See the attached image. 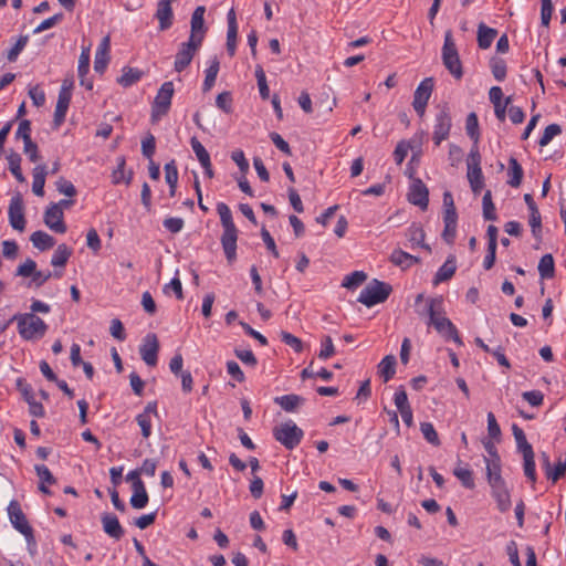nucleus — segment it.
Here are the masks:
<instances>
[{"label":"nucleus","mask_w":566,"mask_h":566,"mask_svg":"<svg viewBox=\"0 0 566 566\" xmlns=\"http://www.w3.org/2000/svg\"><path fill=\"white\" fill-rule=\"evenodd\" d=\"M217 211L223 228L221 245L228 263L232 264L237 260L238 229L233 222L231 210L224 202L217 205Z\"/></svg>","instance_id":"obj_1"},{"label":"nucleus","mask_w":566,"mask_h":566,"mask_svg":"<svg viewBox=\"0 0 566 566\" xmlns=\"http://www.w3.org/2000/svg\"><path fill=\"white\" fill-rule=\"evenodd\" d=\"M17 323V329L20 337L27 342H36L42 339L48 329V324L33 313H17L9 323Z\"/></svg>","instance_id":"obj_2"},{"label":"nucleus","mask_w":566,"mask_h":566,"mask_svg":"<svg viewBox=\"0 0 566 566\" xmlns=\"http://www.w3.org/2000/svg\"><path fill=\"white\" fill-rule=\"evenodd\" d=\"M442 297H432L428 301V315L429 324L433 325L439 334H441L447 340L452 339L458 345H463V342L458 333L454 324L441 315L442 312Z\"/></svg>","instance_id":"obj_3"},{"label":"nucleus","mask_w":566,"mask_h":566,"mask_svg":"<svg viewBox=\"0 0 566 566\" xmlns=\"http://www.w3.org/2000/svg\"><path fill=\"white\" fill-rule=\"evenodd\" d=\"M391 291L392 287L390 284L374 279L361 290L357 301L367 307H371L378 303L385 302Z\"/></svg>","instance_id":"obj_4"},{"label":"nucleus","mask_w":566,"mask_h":566,"mask_svg":"<svg viewBox=\"0 0 566 566\" xmlns=\"http://www.w3.org/2000/svg\"><path fill=\"white\" fill-rule=\"evenodd\" d=\"M442 62L446 69L454 76V78L460 80L463 76L462 63L451 30H448L444 33Z\"/></svg>","instance_id":"obj_5"},{"label":"nucleus","mask_w":566,"mask_h":566,"mask_svg":"<svg viewBox=\"0 0 566 566\" xmlns=\"http://www.w3.org/2000/svg\"><path fill=\"white\" fill-rule=\"evenodd\" d=\"M7 511L12 526L24 535L27 543L33 546L36 545L33 528L29 524L20 503L17 500L10 501Z\"/></svg>","instance_id":"obj_6"},{"label":"nucleus","mask_w":566,"mask_h":566,"mask_svg":"<svg viewBox=\"0 0 566 566\" xmlns=\"http://www.w3.org/2000/svg\"><path fill=\"white\" fill-rule=\"evenodd\" d=\"M174 92L175 90L172 82H165L160 86L151 105L153 123L158 122L163 116H165L169 112Z\"/></svg>","instance_id":"obj_7"},{"label":"nucleus","mask_w":566,"mask_h":566,"mask_svg":"<svg viewBox=\"0 0 566 566\" xmlns=\"http://www.w3.org/2000/svg\"><path fill=\"white\" fill-rule=\"evenodd\" d=\"M273 436L276 441L282 443L287 450L297 447L304 436V432L293 421H287L273 429Z\"/></svg>","instance_id":"obj_8"},{"label":"nucleus","mask_w":566,"mask_h":566,"mask_svg":"<svg viewBox=\"0 0 566 566\" xmlns=\"http://www.w3.org/2000/svg\"><path fill=\"white\" fill-rule=\"evenodd\" d=\"M468 180L472 191L476 195L480 193L484 182L481 169V155L478 146H473L468 157Z\"/></svg>","instance_id":"obj_9"},{"label":"nucleus","mask_w":566,"mask_h":566,"mask_svg":"<svg viewBox=\"0 0 566 566\" xmlns=\"http://www.w3.org/2000/svg\"><path fill=\"white\" fill-rule=\"evenodd\" d=\"M433 87V77H426L420 82V84L417 86L413 93L412 107L420 117H423L426 113V108L432 95Z\"/></svg>","instance_id":"obj_10"},{"label":"nucleus","mask_w":566,"mask_h":566,"mask_svg":"<svg viewBox=\"0 0 566 566\" xmlns=\"http://www.w3.org/2000/svg\"><path fill=\"white\" fill-rule=\"evenodd\" d=\"M201 44L202 42H196V40L191 39L180 44L174 63L176 72L180 73L189 66Z\"/></svg>","instance_id":"obj_11"},{"label":"nucleus","mask_w":566,"mask_h":566,"mask_svg":"<svg viewBox=\"0 0 566 566\" xmlns=\"http://www.w3.org/2000/svg\"><path fill=\"white\" fill-rule=\"evenodd\" d=\"M8 217L10 226L18 231L25 229V217H24V202L20 192L12 196L9 208Z\"/></svg>","instance_id":"obj_12"},{"label":"nucleus","mask_w":566,"mask_h":566,"mask_svg":"<svg viewBox=\"0 0 566 566\" xmlns=\"http://www.w3.org/2000/svg\"><path fill=\"white\" fill-rule=\"evenodd\" d=\"M452 127L451 116L447 107H443L434 118L432 139L436 146L449 138Z\"/></svg>","instance_id":"obj_13"},{"label":"nucleus","mask_w":566,"mask_h":566,"mask_svg":"<svg viewBox=\"0 0 566 566\" xmlns=\"http://www.w3.org/2000/svg\"><path fill=\"white\" fill-rule=\"evenodd\" d=\"M159 352V342L154 333L147 334L139 347V354L146 365L154 367L157 365Z\"/></svg>","instance_id":"obj_14"},{"label":"nucleus","mask_w":566,"mask_h":566,"mask_svg":"<svg viewBox=\"0 0 566 566\" xmlns=\"http://www.w3.org/2000/svg\"><path fill=\"white\" fill-rule=\"evenodd\" d=\"M63 219L64 213L57 205H50L46 207L43 221L50 230L56 233H65L67 228Z\"/></svg>","instance_id":"obj_15"},{"label":"nucleus","mask_w":566,"mask_h":566,"mask_svg":"<svg viewBox=\"0 0 566 566\" xmlns=\"http://www.w3.org/2000/svg\"><path fill=\"white\" fill-rule=\"evenodd\" d=\"M408 200L410 203L418 206L422 210L428 208L429 190L420 178L412 180L408 192Z\"/></svg>","instance_id":"obj_16"},{"label":"nucleus","mask_w":566,"mask_h":566,"mask_svg":"<svg viewBox=\"0 0 566 566\" xmlns=\"http://www.w3.org/2000/svg\"><path fill=\"white\" fill-rule=\"evenodd\" d=\"M491 486V493L496 502V506L500 512L505 513L507 512L511 506V493L506 486L505 481L490 484Z\"/></svg>","instance_id":"obj_17"},{"label":"nucleus","mask_w":566,"mask_h":566,"mask_svg":"<svg viewBox=\"0 0 566 566\" xmlns=\"http://www.w3.org/2000/svg\"><path fill=\"white\" fill-rule=\"evenodd\" d=\"M206 8L203 6H199L195 9L191 15V31L189 39L196 40V42H202L205 38V33L207 29L205 28V15Z\"/></svg>","instance_id":"obj_18"},{"label":"nucleus","mask_w":566,"mask_h":566,"mask_svg":"<svg viewBox=\"0 0 566 566\" xmlns=\"http://www.w3.org/2000/svg\"><path fill=\"white\" fill-rule=\"evenodd\" d=\"M101 522L104 532L112 538L118 541L124 536V528L120 525L116 515L111 513H104L101 516Z\"/></svg>","instance_id":"obj_19"},{"label":"nucleus","mask_w":566,"mask_h":566,"mask_svg":"<svg viewBox=\"0 0 566 566\" xmlns=\"http://www.w3.org/2000/svg\"><path fill=\"white\" fill-rule=\"evenodd\" d=\"M172 1L174 0H159L157 4L156 18L159 21V29L161 31L169 29L172 24Z\"/></svg>","instance_id":"obj_20"},{"label":"nucleus","mask_w":566,"mask_h":566,"mask_svg":"<svg viewBox=\"0 0 566 566\" xmlns=\"http://www.w3.org/2000/svg\"><path fill=\"white\" fill-rule=\"evenodd\" d=\"M90 59H91V49H90V46L82 48V52H81L80 57H78L77 72H78V77H80L81 85L85 86L87 90H92L93 88V82L92 81H86V78H85L86 74L90 71Z\"/></svg>","instance_id":"obj_21"},{"label":"nucleus","mask_w":566,"mask_h":566,"mask_svg":"<svg viewBox=\"0 0 566 566\" xmlns=\"http://www.w3.org/2000/svg\"><path fill=\"white\" fill-rule=\"evenodd\" d=\"M455 270V258L453 255H450L437 271L432 282L433 285H438L442 282L450 280L454 275Z\"/></svg>","instance_id":"obj_22"},{"label":"nucleus","mask_w":566,"mask_h":566,"mask_svg":"<svg viewBox=\"0 0 566 566\" xmlns=\"http://www.w3.org/2000/svg\"><path fill=\"white\" fill-rule=\"evenodd\" d=\"M149 497L143 481L135 483L133 489V495L130 496L129 503L133 509L142 510L148 504Z\"/></svg>","instance_id":"obj_23"},{"label":"nucleus","mask_w":566,"mask_h":566,"mask_svg":"<svg viewBox=\"0 0 566 566\" xmlns=\"http://www.w3.org/2000/svg\"><path fill=\"white\" fill-rule=\"evenodd\" d=\"M274 402L279 405L284 411L293 412L305 402V399L302 396L290 394L275 397Z\"/></svg>","instance_id":"obj_24"},{"label":"nucleus","mask_w":566,"mask_h":566,"mask_svg":"<svg viewBox=\"0 0 566 566\" xmlns=\"http://www.w3.org/2000/svg\"><path fill=\"white\" fill-rule=\"evenodd\" d=\"M497 35V30L488 27L483 22L478 25V45L482 50H486L491 46L492 42Z\"/></svg>","instance_id":"obj_25"},{"label":"nucleus","mask_w":566,"mask_h":566,"mask_svg":"<svg viewBox=\"0 0 566 566\" xmlns=\"http://www.w3.org/2000/svg\"><path fill=\"white\" fill-rule=\"evenodd\" d=\"M390 262L401 269H408L415 263L420 262V258L409 254L400 249H396L392 251L390 255Z\"/></svg>","instance_id":"obj_26"},{"label":"nucleus","mask_w":566,"mask_h":566,"mask_svg":"<svg viewBox=\"0 0 566 566\" xmlns=\"http://www.w3.org/2000/svg\"><path fill=\"white\" fill-rule=\"evenodd\" d=\"M33 182L32 191L35 196L42 197L44 195L45 177L48 175L45 165H38L33 168Z\"/></svg>","instance_id":"obj_27"},{"label":"nucleus","mask_w":566,"mask_h":566,"mask_svg":"<svg viewBox=\"0 0 566 566\" xmlns=\"http://www.w3.org/2000/svg\"><path fill=\"white\" fill-rule=\"evenodd\" d=\"M33 247L40 251H46L55 245V239L42 230L33 232L30 237Z\"/></svg>","instance_id":"obj_28"},{"label":"nucleus","mask_w":566,"mask_h":566,"mask_svg":"<svg viewBox=\"0 0 566 566\" xmlns=\"http://www.w3.org/2000/svg\"><path fill=\"white\" fill-rule=\"evenodd\" d=\"M523 174H524L523 168L520 165V163L517 161V159L514 157H511L509 159V171H507L509 179L506 181L507 185H510L513 188L520 187L522 184Z\"/></svg>","instance_id":"obj_29"},{"label":"nucleus","mask_w":566,"mask_h":566,"mask_svg":"<svg viewBox=\"0 0 566 566\" xmlns=\"http://www.w3.org/2000/svg\"><path fill=\"white\" fill-rule=\"evenodd\" d=\"M396 357L394 355L385 356L378 364V373L385 382L389 381L396 374Z\"/></svg>","instance_id":"obj_30"},{"label":"nucleus","mask_w":566,"mask_h":566,"mask_svg":"<svg viewBox=\"0 0 566 566\" xmlns=\"http://www.w3.org/2000/svg\"><path fill=\"white\" fill-rule=\"evenodd\" d=\"M407 238L412 245H419L429 252L431 251L430 245L424 243L426 233L420 224L412 223L407 230Z\"/></svg>","instance_id":"obj_31"},{"label":"nucleus","mask_w":566,"mask_h":566,"mask_svg":"<svg viewBox=\"0 0 566 566\" xmlns=\"http://www.w3.org/2000/svg\"><path fill=\"white\" fill-rule=\"evenodd\" d=\"M486 463V478L489 484L497 483L504 481L501 475V458L495 457V460H489V458H484Z\"/></svg>","instance_id":"obj_32"},{"label":"nucleus","mask_w":566,"mask_h":566,"mask_svg":"<svg viewBox=\"0 0 566 566\" xmlns=\"http://www.w3.org/2000/svg\"><path fill=\"white\" fill-rule=\"evenodd\" d=\"M117 167L112 172V182L114 185H118L120 182H125L126 185H129L133 178V171H129L128 175H125V165L126 160L125 157L119 156L117 157Z\"/></svg>","instance_id":"obj_33"},{"label":"nucleus","mask_w":566,"mask_h":566,"mask_svg":"<svg viewBox=\"0 0 566 566\" xmlns=\"http://www.w3.org/2000/svg\"><path fill=\"white\" fill-rule=\"evenodd\" d=\"M122 72V75L117 78V83L123 87L132 86L143 76V72L140 70L129 66H125Z\"/></svg>","instance_id":"obj_34"},{"label":"nucleus","mask_w":566,"mask_h":566,"mask_svg":"<svg viewBox=\"0 0 566 566\" xmlns=\"http://www.w3.org/2000/svg\"><path fill=\"white\" fill-rule=\"evenodd\" d=\"M523 455V471L524 475L527 478V480L535 484L537 481V475L535 471V454L534 450L522 453Z\"/></svg>","instance_id":"obj_35"},{"label":"nucleus","mask_w":566,"mask_h":566,"mask_svg":"<svg viewBox=\"0 0 566 566\" xmlns=\"http://www.w3.org/2000/svg\"><path fill=\"white\" fill-rule=\"evenodd\" d=\"M538 273L541 279H552L555 275V262L552 254H544L538 262Z\"/></svg>","instance_id":"obj_36"},{"label":"nucleus","mask_w":566,"mask_h":566,"mask_svg":"<svg viewBox=\"0 0 566 566\" xmlns=\"http://www.w3.org/2000/svg\"><path fill=\"white\" fill-rule=\"evenodd\" d=\"M219 69H220L219 60L217 56H214L212 59L210 65L208 66V69L205 72L206 77H205L203 85H202L203 92H208L212 88V86L216 83V78L218 76Z\"/></svg>","instance_id":"obj_37"},{"label":"nucleus","mask_w":566,"mask_h":566,"mask_svg":"<svg viewBox=\"0 0 566 566\" xmlns=\"http://www.w3.org/2000/svg\"><path fill=\"white\" fill-rule=\"evenodd\" d=\"M71 98L72 97L59 95L53 118V124L55 127L61 126V124L64 122Z\"/></svg>","instance_id":"obj_38"},{"label":"nucleus","mask_w":566,"mask_h":566,"mask_svg":"<svg viewBox=\"0 0 566 566\" xmlns=\"http://www.w3.org/2000/svg\"><path fill=\"white\" fill-rule=\"evenodd\" d=\"M71 255H72V250L66 244H64V243L59 244L52 255L51 264L55 268H57V266L63 268L67 263Z\"/></svg>","instance_id":"obj_39"},{"label":"nucleus","mask_w":566,"mask_h":566,"mask_svg":"<svg viewBox=\"0 0 566 566\" xmlns=\"http://www.w3.org/2000/svg\"><path fill=\"white\" fill-rule=\"evenodd\" d=\"M7 159L9 164V170L11 171V174L15 177V179L19 182H24L25 178L21 171V156L15 151H11L8 155Z\"/></svg>","instance_id":"obj_40"},{"label":"nucleus","mask_w":566,"mask_h":566,"mask_svg":"<svg viewBox=\"0 0 566 566\" xmlns=\"http://www.w3.org/2000/svg\"><path fill=\"white\" fill-rule=\"evenodd\" d=\"M465 130L468 136L474 142V146H478L480 133H479V120L474 112L467 116Z\"/></svg>","instance_id":"obj_41"},{"label":"nucleus","mask_w":566,"mask_h":566,"mask_svg":"<svg viewBox=\"0 0 566 566\" xmlns=\"http://www.w3.org/2000/svg\"><path fill=\"white\" fill-rule=\"evenodd\" d=\"M512 432L516 441L517 450L521 453L533 450V447L531 446V443H528L524 431L517 424L514 423L512 426Z\"/></svg>","instance_id":"obj_42"},{"label":"nucleus","mask_w":566,"mask_h":566,"mask_svg":"<svg viewBox=\"0 0 566 566\" xmlns=\"http://www.w3.org/2000/svg\"><path fill=\"white\" fill-rule=\"evenodd\" d=\"M453 474L460 480L461 484L469 490L475 486L473 473L468 468L457 467L453 470Z\"/></svg>","instance_id":"obj_43"},{"label":"nucleus","mask_w":566,"mask_h":566,"mask_svg":"<svg viewBox=\"0 0 566 566\" xmlns=\"http://www.w3.org/2000/svg\"><path fill=\"white\" fill-rule=\"evenodd\" d=\"M490 67L494 78L502 82L506 77V63L501 57H492L490 60Z\"/></svg>","instance_id":"obj_44"},{"label":"nucleus","mask_w":566,"mask_h":566,"mask_svg":"<svg viewBox=\"0 0 566 566\" xmlns=\"http://www.w3.org/2000/svg\"><path fill=\"white\" fill-rule=\"evenodd\" d=\"M482 207H483V218L485 220L495 221L497 219V216L495 213V206L492 201V193L490 190H488L483 196Z\"/></svg>","instance_id":"obj_45"},{"label":"nucleus","mask_w":566,"mask_h":566,"mask_svg":"<svg viewBox=\"0 0 566 566\" xmlns=\"http://www.w3.org/2000/svg\"><path fill=\"white\" fill-rule=\"evenodd\" d=\"M29 42V35H20L13 46L8 50L6 57L9 62H15L19 54L23 51Z\"/></svg>","instance_id":"obj_46"},{"label":"nucleus","mask_w":566,"mask_h":566,"mask_svg":"<svg viewBox=\"0 0 566 566\" xmlns=\"http://www.w3.org/2000/svg\"><path fill=\"white\" fill-rule=\"evenodd\" d=\"M367 280V274L363 271H355L345 276L342 285L346 289H355Z\"/></svg>","instance_id":"obj_47"},{"label":"nucleus","mask_w":566,"mask_h":566,"mask_svg":"<svg viewBox=\"0 0 566 566\" xmlns=\"http://www.w3.org/2000/svg\"><path fill=\"white\" fill-rule=\"evenodd\" d=\"M420 431L423 434V438L431 443L432 446H440L439 436L431 422H421Z\"/></svg>","instance_id":"obj_48"},{"label":"nucleus","mask_w":566,"mask_h":566,"mask_svg":"<svg viewBox=\"0 0 566 566\" xmlns=\"http://www.w3.org/2000/svg\"><path fill=\"white\" fill-rule=\"evenodd\" d=\"M190 144L193 153L196 154L200 165H208L210 160V155L203 145L198 140L197 137H191Z\"/></svg>","instance_id":"obj_49"},{"label":"nucleus","mask_w":566,"mask_h":566,"mask_svg":"<svg viewBox=\"0 0 566 566\" xmlns=\"http://www.w3.org/2000/svg\"><path fill=\"white\" fill-rule=\"evenodd\" d=\"M335 354V347L333 344V339L329 335H325L321 339V350L318 353V358L322 360H326L331 358Z\"/></svg>","instance_id":"obj_50"},{"label":"nucleus","mask_w":566,"mask_h":566,"mask_svg":"<svg viewBox=\"0 0 566 566\" xmlns=\"http://www.w3.org/2000/svg\"><path fill=\"white\" fill-rule=\"evenodd\" d=\"M562 133V127L558 124H551L548 125L539 138V146L544 147L547 146L552 139L556 136H558Z\"/></svg>","instance_id":"obj_51"},{"label":"nucleus","mask_w":566,"mask_h":566,"mask_svg":"<svg viewBox=\"0 0 566 566\" xmlns=\"http://www.w3.org/2000/svg\"><path fill=\"white\" fill-rule=\"evenodd\" d=\"M34 470L36 472L38 478L40 479V483H45L49 485H53L56 483V479L51 473L49 468L44 464H35Z\"/></svg>","instance_id":"obj_52"},{"label":"nucleus","mask_w":566,"mask_h":566,"mask_svg":"<svg viewBox=\"0 0 566 566\" xmlns=\"http://www.w3.org/2000/svg\"><path fill=\"white\" fill-rule=\"evenodd\" d=\"M15 138H22L23 144H28L30 146L31 138V122L29 119H22L19 123V127L15 132Z\"/></svg>","instance_id":"obj_53"},{"label":"nucleus","mask_w":566,"mask_h":566,"mask_svg":"<svg viewBox=\"0 0 566 566\" xmlns=\"http://www.w3.org/2000/svg\"><path fill=\"white\" fill-rule=\"evenodd\" d=\"M280 336L281 340L285 345L292 347L296 353H301L303 350V342L298 337L285 331L281 332Z\"/></svg>","instance_id":"obj_54"},{"label":"nucleus","mask_w":566,"mask_h":566,"mask_svg":"<svg viewBox=\"0 0 566 566\" xmlns=\"http://www.w3.org/2000/svg\"><path fill=\"white\" fill-rule=\"evenodd\" d=\"M64 18V14L62 12L56 13L44 21H42L34 30L33 33H41L45 30H49L53 27H55L59 22H61Z\"/></svg>","instance_id":"obj_55"},{"label":"nucleus","mask_w":566,"mask_h":566,"mask_svg":"<svg viewBox=\"0 0 566 566\" xmlns=\"http://www.w3.org/2000/svg\"><path fill=\"white\" fill-rule=\"evenodd\" d=\"M409 149H412L411 142L401 140L397 144L394 151V159L398 165L405 160Z\"/></svg>","instance_id":"obj_56"},{"label":"nucleus","mask_w":566,"mask_h":566,"mask_svg":"<svg viewBox=\"0 0 566 566\" xmlns=\"http://www.w3.org/2000/svg\"><path fill=\"white\" fill-rule=\"evenodd\" d=\"M216 105L224 113L230 114L232 112V96L230 92H222L218 94L216 98Z\"/></svg>","instance_id":"obj_57"},{"label":"nucleus","mask_w":566,"mask_h":566,"mask_svg":"<svg viewBox=\"0 0 566 566\" xmlns=\"http://www.w3.org/2000/svg\"><path fill=\"white\" fill-rule=\"evenodd\" d=\"M488 434L490 439H494L497 441L501 438V428L493 412L488 413Z\"/></svg>","instance_id":"obj_58"},{"label":"nucleus","mask_w":566,"mask_h":566,"mask_svg":"<svg viewBox=\"0 0 566 566\" xmlns=\"http://www.w3.org/2000/svg\"><path fill=\"white\" fill-rule=\"evenodd\" d=\"M566 473V462L558 461L555 468H551L545 472L547 479H549L553 483H556L562 476Z\"/></svg>","instance_id":"obj_59"},{"label":"nucleus","mask_w":566,"mask_h":566,"mask_svg":"<svg viewBox=\"0 0 566 566\" xmlns=\"http://www.w3.org/2000/svg\"><path fill=\"white\" fill-rule=\"evenodd\" d=\"M155 149L156 139L154 135L148 134L142 142V153L146 158L151 159L155 154Z\"/></svg>","instance_id":"obj_60"},{"label":"nucleus","mask_w":566,"mask_h":566,"mask_svg":"<svg viewBox=\"0 0 566 566\" xmlns=\"http://www.w3.org/2000/svg\"><path fill=\"white\" fill-rule=\"evenodd\" d=\"M553 13L552 0H541V22L542 25L548 27Z\"/></svg>","instance_id":"obj_61"},{"label":"nucleus","mask_w":566,"mask_h":566,"mask_svg":"<svg viewBox=\"0 0 566 566\" xmlns=\"http://www.w3.org/2000/svg\"><path fill=\"white\" fill-rule=\"evenodd\" d=\"M164 169H165L166 182L169 186H174V184H178V169H177L175 160L167 163L165 165Z\"/></svg>","instance_id":"obj_62"},{"label":"nucleus","mask_w":566,"mask_h":566,"mask_svg":"<svg viewBox=\"0 0 566 566\" xmlns=\"http://www.w3.org/2000/svg\"><path fill=\"white\" fill-rule=\"evenodd\" d=\"M166 230L171 233H178L182 230L185 222L181 218L178 217H169L166 218L163 222Z\"/></svg>","instance_id":"obj_63"},{"label":"nucleus","mask_w":566,"mask_h":566,"mask_svg":"<svg viewBox=\"0 0 566 566\" xmlns=\"http://www.w3.org/2000/svg\"><path fill=\"white\" fill-rule=\"evenodd\" d=\"M55 186L60 193H63L67 197H73L76 195L74 185L63 177L59 178V180L55 182Z\"/></svg>","instance_id":"obj_64"}]
</instances>
